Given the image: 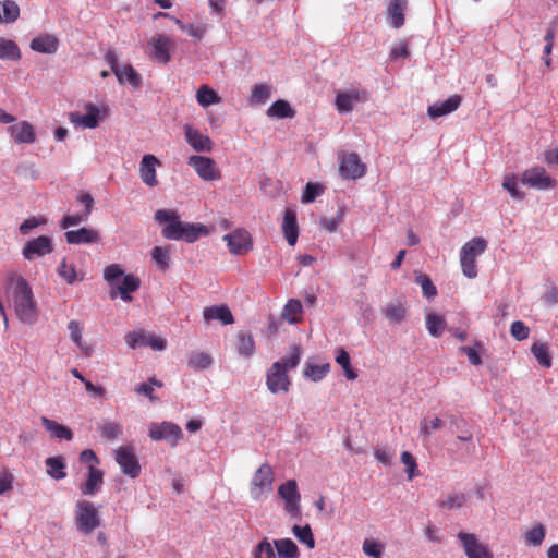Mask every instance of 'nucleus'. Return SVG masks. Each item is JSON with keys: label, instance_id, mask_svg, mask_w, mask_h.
Wrapping results in <instances>:
<instances>
[{"label": "nucleus", "instance_id": "1", "mask_svg": "<svg viewBox=\"0 0 558 558\" xmlns=\"http://www.w3.org/2000/svg\"><path fill=\"white\" fill-rule=\"evenodd\" d=\"M4 290L20 322L34 325L38 318V310L32 288L26 279L12 271L5 279Z\"/></svg>", "mask_w": 558, "mask_h": 558}, {"label": "nucleus", "instance_id": "2", "mask_svg": "<svg viewBox=\"0 0 558 558\" xmlns=\"http://www.w3.org/2000/svg\"><path fill=\"white\" fill-rule=\"evenodd\" d=\"M301 360V352L293 347L290 353L281 361L275 362L266 373V386L271 393L288 392L291 386L288 372L294 369Z\"/></svg>", "mask_w": 558, "mask_h": 558}, {"label": "nucleus", "instance_id": "3", "mask_svg": "<svg viewBox=\"0 0 558 558\" xmlns=\"http://www.w3.org/2000/svg\"><path fill=\"white\" fill-rule=\"evenodd\" d=\"M487 242L483 238H474L461 247L460 264L465 277L472 279L477 276L476 258L485 252Z\"/></svg>", "mask_w": 558, "mask_h": 558}, {"label": "nucleus", "instance_id": "4", "mask_svg": "<svg viewBox=\"0 0 558 558\" xmlns=\"http://www.w3.org/2000/svg\"><path fill=\"white\" fill-rule=\"evenodd\" d=\"M75 524L77 531L83 534H90L100 525L98 510L90 501L84 499L76 501Z\"/></svg>", "mask_w": 558, "mask_h": 558}, {"label": "nucleus", "instance_id": "5", "mask_svg": "<svg viewBox=\"0 0 558 558\" xmlns=\"http://www.w3.org/2000/svg\"><path fill=\"white\" fill-rule=\"evenodd\" d=\"M272 482V468L267 463L262 464L253 474V477L251 480L250 495L252 499L258 501L265 498L271 490Z\"/></svg>", "mask_w": 558, "mask_h": 558}, {"label": "nucleus", "instance_id": "6", "mask_svg": "<svg viewBox=\"0 0 558 558\" xmlns=\"http://www.w3.org/2000/svg\"><path fill=\"white\" fill-rule=\"evenodd\" d=\"M278 495L284 501V510L294 520H301V494L298 483L294 480H288L278 488Z\"/></svg>", "mask_w": 558, "mask_h": 558}, {"label": "nucleus", "instance_id": "7", "mask_svg": "<svg viewBox=\"0 0 558 558\" xmlns=\"http://www.w3.org/2000/svg\"><path fill=\"white\" fill-rule=\"evenodd\" d=\"M125 342L130 349L140 347H149L155 351H163L167 341L155 333L145 332L144 330H133L125 335Z\"/></svg>", "mask_w": 558, "mask_h": 558}, {"label": "nucleus", "instance_id": "8", "mask_svg": "<svg viewBox=\"0 0 558 558\" xmlns=\"http://www.w3.org/2000/svg\"><path fill=\"white\" fill-rule=\"evenodd\" d=\"M148 435L153 440H166L171 446H175L183 437V432L179 425L165 421L161 423H151Z\"/></svg>", "mask_w": 558, "mask_h": 558}, {"label": "nucleus", "instance_id": "9", "mask_svg": "<svg viewBox=\"0 0 558 558\" xmlns=\"http://www.w3.org/2000/svg\"><path fill=\"white\" fill-rule=\"evenodd\" d=\"M187 165L192 167L204 181H217L221 178L219 168L210 157L193 155L189 157Z\"/></svg>", "mask_w": 558, "mask_h": 558}, {"label": "nucleus", "instance_id": "10", "mask_svg": "<svg viewBox=\"0 0 558 558\" xmlns=\"http://www.w3.org/2000/svg\"><path fill=\"white\" fill-rule=\"evenodd\" d=\"M155 220L159 223H167L162 229V235L169 240H181L183 223L179 220V217L175 211L159 209L155 213Z\"/></svg>", "mask_w": 558, "mask_h": 558}, {"label": "nucleus", "instance_id": "11", "mask_svg": "<svg viewBox=\"0 0 558 558\" xmlns=\"http://www.w3.org/2000/svg\"><path fill=\"white\" fill-rule=\"evenodd\" d=\"M114 458L121 471L130 476L131 478H135L141 473L140 462L131 447L121 446L114 451Z\"/></svg>", "mask_w": 558, "mask_h": 558}, {"label": "nucleus", "instance_id": "12", "mask_svg": "<svg viewBox=\"0 0 558 558\" xmlns=\"http://www.w3.org/2000/svg\"><path fill=\"white\" fill-rule=\"evenodd\" d=\"M521 183L539 191H546L554 187V180L542 167H533L525 170L521 175Z\"/></svg>", "mask_w": 558, "mask_h": 558}, {"label": "nucleus", "instance_id": "13", "mask_svg": "<svg viewBox=\"0 0 558 558\" xmlns=\"http://www.w3.org/2000/svg\"><path fill=\"white\" fill-rule=\"evenodd\" d=\"M53 248L52 239L47 235H40L25 243L22 255L25 259L33 260L52 253Z\"/></svg>", "mask_w": 558, "mask_h": 558}, {"label": "nucleus", "instance_id": "14", "mask_svg": "<svg viewBox=\"0 0 558 558\" xmlns=\"http://www.w3.org/2000/svg\"><path fill=\"white\" fill-rule=\"evenodd\" d=\"M222 240L227 243L229 252L233 255L245 254L252 248L251 235L244 229H236L223 235Z\"/></svg>", "mask_w": 558, "mask_h": 558}, {"label": "nucleus", "instance_id": "15", "mask_svg": "<svg viewBox=\"0 0 558 558\" xmlns=\"http://www.w3.org/2000/svg\"><path fill=\"white\" fill-rule=\"evenodd\" d=\"M339 172L343 179L356 180L365 174L366 167L361 161L357 154L351 153L342 157Z\"/></svg>", "mask_w": 558, "mask_h": 558}, {"label": "nucleus", "instance_id": "16", "mask_svg": "<svg viewBox=\"0 0 558 558\" xmlns=\"http://www.w3.org/2000/svg\"><path fill=\"white\" fill-rule=\"evenodd\" d=\"M186 143L197 153H209L213 149V141L191 124H184Z\"/></svg>", "mask_w": 558, "mask_h": 558}, {"label": "nucleus", "instance_id": "17", "mask_svg": "<svg viewBox=\"0 0 558 558\" xmlns=\"http://www.w3.org/2000/svg\"><path fill=\"white\" fill-rule=\"evenodd\" d=\"M458 538L468 558H493L490 551L477 541L474 534L460 532Z\"/></svg>", "mask_w": 558, "mask_h": 558}, {"label": "nucleus", "instance_id": "18", "mask_svg": "<svg viewBox=\"0 0 558 558\" xmlns=\"http://www.w3.org/2000/svg\"><path fill=\"white\" fill-rule=\"evenodd\" d=\"M148 45L150 47V58L162 64L170 61V50L173 48V44L168 37L158 35L157 37H154Z\"/></svg>", "mask_w": 558, "mask_h": 558}, {"label": "nucleus", "instance_id": "19", "mask_svg": "<svg viewBox=\"0 0 558 558\" xmlns=\"http://www.w3.org/2000/svg\"><path fill=\"white\" fill-rule=\"evenodd\" d=\"M365 100V93L359 89H350L347 92H339L336 96V107L340 113L351 112L354 106Z\"/></svg>", "mask_w": 558, "mask_h": 558}, {"label": "nucleus", "instance_id": "20", "mask_svg": "<svg viewBox=\"0 0 558 558\" xmlns=\"http://www.w3.org/2000/svg\"><path fill=\"white\" fill-rule=\"evenodd\" d=\"M160 162L154 155H144L140 162V177L142 181L149 187L157 185L156 168Z\"/></svg>", "mask_w": 558, "mask_h": 558}, {"label": "nucleus", "instance_id": "21", "mask_svg": "<svg viewBox=\"0 0 558 558\" xmlns=\"http://www.w3.org/2000/svg\"><path fill=\"white\" fill-rule=\"evenodd\" d=\"M86 110L87 112L84 114L78 112L70 113V122L84 129L97 128L99 124V109L95 105L88 104Z\"/></svg>", "mask_w": 558, "mask_h": 558}, {"label": "nucleus", "instance_id": "22", "mask_svg": "<svg viewBox=\"0 0 558 558\" xmlns=\"http://www.w3.org/2000/svg\"><path fill=\"white\" fill-rule=\"evenodd\" d=\"M8 132L17 144H32L36 140L34 126L27 121H21L9 126Z\"/></svg>", "mask_w": 558, "mask_h": 558}, {"label": "nucleus", "instance_id": "23", "mask_svg": "<svg viewBox=\"0 0 558 558\" xmlns=\"http://www.w3.org/2000/svg\"><path fill=\"white\" fill-rule=\"evenodd\" d=\"M461 104V97L459 95L450 96L448 99L430 105L427 109V113L430 119L447 116L456 111Z\"/></svg>", "mask_w": 558, "mask_h": 558}, {"label": "nucleus", "instance_id": "24", "mask_svg": "<svg viewBox=\"0 0 558 558\" xmlns=\"http://www.w3.org/2000/svg\"><path fill=\"white\" fill-rule=\"evenodd\" d=\"M64 236L69 244L75 245L97 243L99 240V233L96 230L85 227L66 231Z\"/></svg>", "mask_w": 558, "mask_h": 558}, {"label": "nucleus", "instance_id": "25", "mask_svg": "<svg viewBox=\"0 0 558 558\" xmlns=\"http://www.w3.org/2000/svg\"><path fill=\"white\" fill-rule=\"evenodd\" d=\"M203 317L206 323L211 320H219L222 325H231L234 323V317L227 305H213L205 307Z\"/></svg>", "mask_w": 558, "mask_h": 558}, {"label": "nucleus", "instance_id": "26", "mask_svg": "<svg viewBox=\"0 0 558 558\" xmlns=\"http://www.w3.org/2000/svg\"><path fill=\"white\" fill-rule=\"evenodd\" d=\"M104 483V473L90 465L88 468V474L86 481L81 484L80 490L85 496H94L101 487Z\"/></svg>", "mask_w": 558, "mask_h": 558}, {"label": "nucleus", "instance_id": "27", "mask_svg": "<svg viewBox=\"0 0 558 558\" xmlns=\"http://www.w3.org/2000/svg\"><path fill=\"white\" fill-rule=\"evenodd\" d=\"M282 230L289 245H295L299 236V226L296 222V214L292 209H287L283 216Z\"/></svg>", "mask_w": 558, "mask_h": 558}, {"label": "nucleus", "instance_id": "28", "mask_svg": "<svg viewBox=\"0 0 558 558\" xmlns=\"http://www.w3.org/2000/svg\"><path fill=\"white\" fill-rule=\"evenodd\" d=\"M40 421H41L44 428L50 435L51 438H56V439H60V440H62V439L72 440L73 432L69 427H66L62 424H59L58 422L50 420L46 416H43L40 418Z\"/></svg>", "mask_w": 558, "mask_h": 558}, {"label": "nucleus", "instance_id": "29", "mask_svg": "<svg viewBox=\"0 0 558 558\" xmlns=\"http://www.w3.org/2000/svg\"><path fill=\"white\" fill-rule=\"evenodd\" d=\"M303 305L298 299H289L284 304L281 317L289 324L295 325L302 320Z\"/></svg>", "mask_w": 558, "mask_h": 558}, {"label": "nucleus", "instance_id": "30", "mask_svg": "<svg viewBox=\"0 0 558 558\" xmlns=\"http://www.w3.org/2000/svg\"><path fill=\"white\" fill-rule=\"evenodd\" d=\"M58 39L53 35H45L35 37L31 41V49L39 52V53H47L52 54L58 50Z\"/></svg>", "mask_w": 558, "mask_h": 558}, {"label": "nucleus", "instance_id": "31", "mask_svg": "<svg viewBox=\"0 0 558 558\" xmlns=\"http://www.w3.org/2000/svg\"><path fill=\"white\" fill-rule=\"evenodd\" d=\"M114 75L120 84H129L134 89H137L142 86V76L137 73L131 64L121 65V68L116 71Z\"/></svg>", "mask_w": 558, "mask_h": 558}, {"label": "nucleus", "instance_id": "32", "mask_svg": "<svg viewBox=\"0 0 558 558\" xmlns=\"http://www.w3.org/2000/svg\"><path fill=\"white\" fill-rule=\"evenodd\" d=\"M46 472L53 480H63L66 477V463L62 456L49 457L45 460Z\"/></svg>", "mask_w": 558, "mask_h": 558}, {"label": "nucleus", "instance_id": "33", "mask_svg": "<svg viewBox=\"0 0 558 558\" xmlns=\"http://www.w3.org/2000/svg\"><path fill=\"white\" fill-rule=\"evenodd\" d=\"M141 286L140 279L134 275H125L122 278V281L116 287L119 292L120 298L130 302L132 300L131 293L135 292Z\"/></svg>", "mask_w": 558, "mask_h": 558}, {"label": "nucleus", "instance_id": "34", "mask_svg": "<svg viewBox=\"0 0 558 558\" xmlns=\"http://www.w3.org/2000/svg\"><path fill=\"white\" fill-rule=\"evenodd\" d=\"M274 546L276 548L277 555L279 558H299L300 550L296 544L291 538H280L274 541Z\"/></svg>", "mask_w": 558, "mask_h": 558}, {"label": "nucleus", "instance_id": "35", "mask_svg": "<svg viewBox=\"0 0 558 558\" xmlns=\"http://www.w3.org/2000/svg\"><path fill=\"white\" fill-rule=\"evenodd\" d=\"M531 352L534 357L537 360L539 365L549 368L553 364V357L550 353L549 344L542 341L533 342L531 347Z\"/></svg>", "mask_w": 558, "mask_h": 558}, {"label": "nucleus", "instance_id": "36", "mask_svg": "<svg viewBox=\"0 0 558 558\" xmlns=\"http://www.w3.org/2000/svg\"><path fill=\"white\" fill-rule=\"evenodd\" d=\"M20 16V7L13 0L0 1V24L14 23Z\"/></svg>", "mask_w": 558, "mask_h": 558}, {"label": "nucleus", "instance_id": "37", "mask_svg": "<svg viewBox=\"0 0 558 558\" xmlns=\"http://www.w3.org/2000/svg\"><path fill=\"white\" fill-rule=\"evenodd\" d=\"M196 100L202 108H208L211 105L220 104L221 97L209 86L202 85L196 92Z\"/></svg>", "mask_w": 558, "mask_h": 558}, {"label": "nucleus", "instance_id": "38", "mask_svg": "<svg viewBox=\"0 0 558 558\" xmlns=\"http://www.w3.org/2000/svg\"><path fill=\"white\" fill-rule=\"evenodd\" d=\"M407 3V0H390L388 12L391 17V24L396 28H400L404 24Z\"/></svg>", "mask_w": 558, "mask_h": 558}, {"label": "nucleus", "instance_id": "39", "mask_svg": "<svg viewBox=\"0 0 558 558\" xmlns=\"http://www.w3.org/2000/svg\"><path fill=\"white\" fill-rule=\"evenodd\" d=\"M450 426L457 438L461 441L469 442L473 439V434L469 427L468 422L462 417H451Z\"/></svg>", "mask_w": 558, "mask_h": 558}, {"label": "nucleus", "instance_id": "40", "mask_svg": "<svg viewBox=\"0 0 558 558\" xmlns=\"http://www.w3.org/2000/svg\"><path fill=\"white\" fill-rule=\"evenodd\" d=\"M0 59L19 61L21 51L15 41L0 37Z\"/></svg>", "mask_w": 558, "mask_h": 558}, {"label": "nucleus", "instance_id": "41", "mask_svg": "<svg viewBox=\"0 0 558 558\" xmlns=\"http://www.w3.org/2000/svg\"><path fill=\"white\" fill-rule=\"evenodd\" d=\"M271 95V87L266 84H255L248 98L251 106L265 105Z\"/></svg>", "mask_w": 558, "mask_h": 558}, {"label": "nucleus", "instance_id": "42", "mask_svg": "<svg viewBox=\"0 0 558 558\" xmlns=\"http://www.w3.org/2000/svg\"><path fill=\"white\" fill-rule=\"evenodd\" d=\"M266 114L270 118L284 119L292 118L294 111L288 101L279 99L267 109Z\"/></svg>", "mask_w": 558, "mask_h": 558}, {"label": "nucleus", "instance_id": "43", "mask_svg": "<svg viewBox=\"0 0 558 558\" xmlns=\"http://www.w3.org/2000/svg\"><path fill=\"white\" fill-rule=\"evenodd\" d=\"M445 422L439 417H423L420 422V436L423 439H429L430 436L438 429L442 428Z\"/></svg>", "mask_w": 558, "mask_h": 558}, {"label": "nucleus", "instance_id": "44", "mask_svg": "<svg viewBox=\"0 0 558 558\" xmlns=\"http://www.w3.org/2000/svg\"><path fill=\"white\" fill-rule=\"evenodd\" d=\"M426 328L430 336L440 337L446 328L445 317L436 313H428L426 315Z\"/></svg>", "mask_w": 558, "mask_h": 558}, {"label": "nucleus", "instance_id": "45", "mask_svg": "<svg viewBox=\"0 0 558 558\" xmlns=\"http://www.w3.org/2000/svg\"><path fill=\"white\" fill-rule=\"evenodd\" d=\"M213 364V357L206 352H194L189 355L187 367L194 371L207 369Z\"/></svg>", "mask_w": 558, "mask_h": 558}, {"label": "nucleus", "instance_id": "46", "mask_svg": "<svg viewBox=\"0 0 558 558\" xmlns=\"http://www.w3.org/2000/svg\"><path fill=\"white\" fill-rule=\"evenodd\" d=\"M182 239L189 243H193L201 238L202 234H206V227L201 223H189L184 222L181 230Z\"/></svg>", "mask_w": 558, "mask_h": 558}, {"label": "nucleus", "instance_id": "47", "mask_svg": "<svg viewBox=\"0 0 558 558\" xmlns=\"http://www.w3.org/2000/svg\"><path fill=\"white\" fill-rule=\"evenodd\" d=\"M330 369L329 363L324 364H312L307 363L304 367L303 375L304 377L311 379L312 381H319L328 374Z\"/></svg>", "mask_w": 558, "mask_h": 558}, {"label": "nucleus", "instance_id": "48", "mask_svg": "<svg viewBox=\"0 0 558 558\" xmlns=\"http://www.w3.org/2000/svg\"><path fill=\"white\" fill-rule=\"evenodd\" d=\"M545 536L546 529L543 524L538 523L525 532L524 543L527 546L538 547L543 544Z\"/></svg>", "mask_w": 558, "mask_h": 558}, {"label": "nucleus", "instance_id": "49", "mask_svg": "<svg viewBox=\"0 0 558 558\" xmlns=\"http://www.w3.org/2000/svg\"><path fill=\"white\" fill-rule=\"evenodd\" d=\"M236 350L244 357H251L254 354L255 342L251 333L239 332Z\"/></svg>", "mask_w": 558, "mask_h": 558}, {"label": "nucleus", "instance_id": "50", "mask_svg": "<svg viewBox=\"0 0 558 558\" xmlns=\"http://www.w3.org/2000/svg\"><path fill=\"white\" fill-rule=\"evenodd\" d=\"M336 362L341 366L348 379L353 380L357 377V374L351 367L350 355L344 349L337 350Z\"/></svg>", "mask_w": 558, "mask_h": 558}, {"label": "nucleus", "instance_id": "51", "mask_svg": "<svg viewBox=\"0 0 558 558\" xmlns=\"http://www.w3.org/2000/svg\"><path fill=\"white\" fill-rule=\"evenodd\" d=\"M292 533L298 538L299 542L303 543L308 548L312 549L315 547V538L310 525L306 524L304 526H299L295 524L292 527Z\"/></svg>", "mask_w": 558, "mask_h": 558}, {"label": "nucleus", "instance_id": "52", "mask_svg": "<svg viewBox=\"0 0 558 558\" xmlns=\"http://www.w3.org/2000/svg\"><path fill=\"white\" fill-rule=\"evenodd\" d=\"M122 277L123 269L118 264H111L107 266L104 270V279L112 289H116V287L120 283Z\"/></svg>", "mask_w": 558, "mask_h": 558}, {"label": "nucleus", "instance_id": "53", "mask_svg": "<svg viewBox=\"0 0 558 558\" xmlns=\"http://www.w3.org/2000/svg\"><path fill=\"white\" fill-rule=\"evenodd\" d=\"M179 28L195 39H202L206 33L205 25L185 24L180 19L171 17Z\"/></svg>", "mask_w": 558, "mask_h": 558}, {"label": "nucleus", "instance_id": "54", "mask_svg": "<svg viewBox=\"0 0 558 558\" xmlns=\"http://www.w3.org/2000/svg\"><path fill=\"white\" fill-rule=\"evenodd\" d=\"M465 501L466 495L464 493H452L440 501V507L446 510H453L462 507Z\"/></svg>", "mask_w": 558, "mask_h": 558}, {"label": "nucleus", "instance_id": "55", "mask_svg": "<svg viewBox=\"0 0 558 558\" xmlns=\"http://www.w3.org/2000/svg\"><path fill=\"white\" fill-rule=\"evenodd\" d=\"M151 259L159 269L166 270L169 267L170 260L168 250L161 246H155L151 251Z\"/></svg>", "mask_w": 558, "mask_h": 558}, {"label": "nucleus", "instance_id": "56", "mask_svg": "<svg viewBox=\"0 0 558 558\" xmlns=\"http://www.w3.org/2000/svg\"><path fill=\"white\" fill-rule=\"evenodd\" d=\"M68 329L70 331L71 340L82 350L87 352L88 348L83 342L82 333L83 329L77 320H71L68 325Z\"/></svg>", "mask_w": 558, "mask_h": 558}, {"label": "nucleus", "instance_id": "57", "mask_svg": "<svg viewBox=\"0 0 558 558\" xmlns=\"http://www.w3.org/2000/svg\"><path fill=\"white\" fill-rule=\"evenodd\" d=\"M415 282L422 288L423 295L427 299L436 296L437 290L430 278L427 275H418L415 278Z\"/></svg>", "mask_w": 558, "mask_h": 558}, {"label": "nucleus", "instance_id": "58", "mask_svg": "<svg viewBox=\"0 0 558 558\" xmlns=\"http://www.w3.org/2000/svg\"><path fill=\"white\" fill-rule=\"evenodd\" d=\"M58 275L69 284H72L77 280V272L73 265H68L66 260L63 259L58 269Z\"/></svg>", "mask_w": 558, "mask_h": 558}, {"label": "nucleus", "instance_id": "59", "mask_svg": "<svg viewBox=\"0 0 558 558\" xmlns=\"http://www.w3.org/2000/svg\"><path fill=\"white\" fill-rule=\"evenodd\" d=\"M100 434L108 440H113L122 434V427L114 422H105L100 427Z\"/></svg>", "mask_w": 558, "mask_h": 558}, {"label": "nucleus", "instance_id": "60", "mask_svg": "<svg viewBox=\"0 0 558 558\" xmlns=\"http://www.w3.org/2000/svg\"><path fill=\"white\" fill-rule=\"evenodd\" d=\"M502 186L509 192L511 197L515 199H523L524 193L518 189V179L514 175H506Z\"/></svg>", "mask_w": 558, "mask_h": 558}, {"label": "nucleus", "instance_id": "61", "mask_svg": "<svg viewBox=\"0 0 558 558\" xmlns=\"http://www.w3.org/2000/svg\"><path fill=\"white\" fill-rule=\"evenodd\" d=\"M405 315L404 308L400 304H389L385 310V316L393 324H399Z\"/></svg>", "mask_w": 558, "mask_h": 558}, {"label": "nucleus", "instance_id": "62", "mask_svg": "<svg viewBox=\"0 0 558 558\" xmlns=\"http://www.w3.org/2000/svg\"><path fill=\"white\" fill-rule=\"evenodd\" d=\"M511 336L518 340L522 341L529 338L530 328L521 320H515L510 326Z\"/></svg>", "mask_w": 558, "mask_h": 558}, {"label": "nucleus", "instance_id": "63", "mask_svg": "<svg viewBox=\"0 0 558 558\" xmlns=\"http://www.w3.org/2000/svg\"><path fill=\"white\" fill-rule=\"evenodd\" d=\"M343 220V213L340 210L336 217H324L320 219V227L329 233L335 232Z\"/></svg>", "mask_w": 558, "mask_h": 558}, {"label": "nucleus", "instance_id": "64", "mask_svg": "<svg viewBox=\"0 0 558 558\" xmlns=\"http://www.w3.org/2000/svg\"><path fill=\"white\" fill-rule=\"evenodd\" d=\"M401 462L405 465V472L408 474V478L412 480L415 476V472L417 469V463L415 458L409 451H403L401 453Z\"/></svg>", "mask_w": 558, "mask_h": 558}]
</instances>
